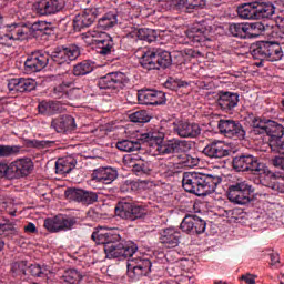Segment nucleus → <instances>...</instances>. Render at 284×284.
<instances>
[{"instance_id":"obj_50","label":"nucleus","mask_w":284,"mask_h":284,"mask_svg":"<svg viewBox=\"0 0 284 284\" xmlns=\"http://www.w3.org/2000/svg\"><path fill=\"white\" fill-rule=\"evenodd\" d=\"M175 173H176V170L172 163H169V165H162L161 168V174L164 178L173 176Z\"/></svg>"},{"instance_id":"obj_6","label":"nucleus","mask_w":284,"mask_h":284,"mask_svg":"<svg viewBox=\"0 0 284 284\" xmlns=\"http://www.w3.org/2000/svg\"><path fill=\"white\" fill-rule=\"evenodd\" d=\"M84 42L89 45H97L98 53L105 57L110 55L114 49V42L111 36L98 29L89 30L83 33Z\"/></svg>"},{"instance_id":"obj_29","label":"nucleus","mask_w":284,"mask_h":284,"mask_svg":"<svg viewBox=\"0 0 284 284\" xmlns=\"http://www.w3.org/2000/svg\"><path fill=\"white\" fill-rule=\"evenodd\" d=\"M118 178V171L113 168H99L92 173V182L111 184Z\"/></svg>"},{"instance_id":"obj_9","label":"nucleus","mask_w":284,"mask_h":284,"mask_svg":"<svg viewBox=\"0 0 284 284\" xmlns=\"http://www.w3.org/2000/svg\"><path fill=\"white\" fill-rule=\"evenodd\" d=\"M152 262L144 255L129 256L128 275L132 281H139L150 274Z\"/></svg>"},{"instance_id":"obj_12","label":"nucleus","mask_w":284,"mask_h":284,"mask_svg":"<svg viewBox=\"0 0 284 284\" xmlns=\"http://www.w3.org/2000/svg\"><path fill=\"white\" fill-rule=\"evenodd\" d=\"M217 130L220 134L229 139L244 140L246 138V131L239 121L221 119L217 122Z\"/></svg>"},{"instance_id":"obj_36","label":"nucleus","mask_w":284,"mask_h":284,"mask_svg":"<svg viewBox=\"0 0 284 284\" xmlns=\"http://www.w3.org/2000/svg\"><path fill=\"white\" fill-rule=\"evenodd\" d=\"M94 69V63L91 60H83L73 68V75L83 77L91 73Z\"/></svg>"},{"instance_id":"obj_21","label":"nucleus","mask_w":284,"mask_h":284,"mask_svg":"<svg viewBox=\"0 0 284 284\" xmlns=\"http://www.w3.org/2000/svg\"><path fill=\"white\" fill-rule=\"evenodd\" d=\"M64 194L69 201H77V203H82L83 205H92L98 201V195L94 192L82 189L70 187Z\"/></svg>"},{"instance_id":"obj_56","label":"nucleus","mask_w":284,"mask_h":284,"mask_svg":"<svg viewBox=\"0 0 284 284\" xmlns=\"http://www.w3.org/2000/svg\"><path fill=\"white\" fill-rule=\"evenodd\" d=\"M37 270H38V274H37L38 277L48 276V274L50 273V268L48 267V265L41 266L40 264H38Z\"/></svg>"},{"instance_id":"obj_35","label":"nucleus","mask_w":284,"mask_h":284,"mask_svg":"<svg viewBox=\"0 0 284 284\" xmlns=\"http://www.w3.org/2000/svg\"><path fill=\"white\" fill-rule=\"evenodd\" d=\"M118 23V14L108 12L99 19L98 26L102 30H110Z\"/></svg>"},{"instance_id":"obj_59","label":"nucleus","mask_w":284,"mask_h":284,"mask_svg":"<svg viewBox=\"0 0 284 284\" xmlns=\"http://www.w3.org/2000/svg\"><path fill=\"white\" fill-rule=\"evenodd\" d=\"M202 2H203V0H186V3H187L189 6H191L193 9L203 7L204 3H202Z\"/></svg>"},{"instance_id":"obj_44","label":"nucleus","mask_w":284,"mask_h":284,"mask_svg":"<svg viewBox=\"0 0 284 284\" xmlns=\"http://www.w3.org/2000/svg\"><path fill=\"white\" fill-rule=\"evenodd\" d=\"M14 232V224L8 220H0V236H8Z\"/></svg>"},{"instance_id":"obj_33","label":"nucleus","mask_w":284,"mask_h":284,"mask_svg":"<svg viewBox=\"0 0 284 284\" xmlns=\"http://www.w3.org/2000/svg\"><path fill=\"white\" fill-rule=\"evenodd\" d=\"M132 205L130 202H119L115 206V214L122 220L131 221L132 219Z\"/></svg>"},{"instance_id":"obj_63","label":"nucleus","mask_w":284,"mask_h":284,"mask_svg":"<svg viewBox=\"0 0 284 284\" xmlns=\"http://www.w3.org/2000/svg\"><path fill=\"white\" fill-rule=\"evenodd\" d=\"M278 39L282 44H284V30L278 33Z\"/></svg>"},{"instance_id":"obj_18","label":"nucleus","mask_w":284,"mask_h":284,"mask_svg":"<svg viewBox=\"0 0 284 284\" xmlns=\"http://www.w3.org/2000/svg\"><path fill=\"white\" fill-rule=\"evenodd\" d=\"M100 8H85L83 11L78 13L73 20V28L75 31H81L84 28L91 27L95 19L100 16Z\"/></svg>"},{"instance_id":"obj_51","label":"nucleus","mask_w":284,"mask_h":284,"mask_svg":"<svg viewBox=\"0 0 284 284\" xmlns=\"http://www.w3.org/2000/svg\"><path fill=\"white\" fill-rule=\"evenodd\" d=\"M50 105V114L61 113L64 111L60 102H48Z\"/></svg>"},{"instance_id":"obj_14","label":"nucleus","mask_w":284,"mask_h":284,"mask_svg":"<svg viewBox=\"0 0 284 284\" xmlns=\"http://www.w3.org/2000/svg\"><path fill=\"white\" fill-rule=\"evenodd\" d=\"M79 57L80 48L75 44H69L67 47H57L51 54L53 62L59 65L70 64L72 61H75Z\"/></svg>"},{"instance_id":"obj_3","label":"nucleus","mask_w":284,"mask_h":284,"mask_svg":"<svg viewBox=\"0 0 284 284\" xmlns=\"http://www.w3.org/2000/svg\"><path fill=\"white\" fill-rule=\"evenodd\" d=\"M222 183L219 175L206 174L202 172H184L182 178V187L196 196H207L215 192L217 185Z\"/></svg>"},{"instance_id":"obj_20","label":"nucleus","mask_w":284,"mask_h":284,"mask_svg":"<svg viewBox=\"0 0 284 284\" xmlns=\"http://www.w3.org/2000/svg\"><path fill=\"white\" fill-rule=\"evenodd\" d=\"M240 103V94L232 91H220L216 104L223 112L233 113Z\"/></svg>"},{"instance_id":"obj_37","label":"nucleus","mask_w":284,"mask_h":284,"mask_svg":"<svg viewBox=\"0 0 284 284\" xmlns=\"http://www.w3.org/2000/svg\"><path fill=\"white\" fill-rule=\"evenodd\" d=\"M62 280L65 284H79L82 280V274L75 268H70L64 272Z\"/></svg>"},{"instance_id":"obj_16","label":"nucleus","mask_w":284,"mask_h":284,"mask_svg":"<svg viewBox=\"0 0 284 284\" xmlns=\"http://www.w3.org/2000/svg\"><path fill=\"white\" fill-rule=\"evenodd\" d=\"M129 82V79L123 72H110L99 79L98 87L101 90H118Z\"/></svg>"},{"instance_id":"obj_23","label":"nucleus","mask_w":284,"mask_h":284,"mask_svg":"<svg viewBox=\"0 0 284 284\" xmlns=\"http://www.w3.org/2000/svg\"><path fill=\"white\" fill-rule=\"evenodd\" d=\"M34 88H37V82L30 78H14L8 82V90L10 94H17V92H32Z\"/></svg>"},{"instance_id":"obj_62","label":"nucleus","mask_w":284,"mask_h":284,"mask_svg":"<svg viewBox=\"0 0 284 284\" xmlns=\"http://www.w3.org/2000/svg\"><path fill=\"white\" fill-rule=\"evenodd\" d=\"M252 28L258 29V30L264 29L263 23H261V22H255V23H253V24H252Z\"/></svg>"},{"instance_id":"obj_64","label":"nucleus","mask_w":284,"mask_h":284,"mask_svg":"<svg viewBox=\"0 0 284 284\" xmlns=\"http://www.w3.org/2000/svg\"><path fill=\"white\" fill-rule=\"evenodd\" d=\"M27 145H28V148H34L36 144H34V141L28 140Z\"/></svg>"},{"instance_id":"obj_15","label":"nucleus","mask_w":284,"mask_h":284,"mask_svg":"<svg viewBox=\"0 0 284 284\" xmlns=\"http://www.w3.org/2000/svg\"><path fill=\"white\" fill-rule=\"evenodd\" d=\"M233 169L239 172H251L253 174H261L263 172V164L258 163V159L252 155L236 156L232 161Z\"/></svg>"},{"instance_id":"obj_60","label":"nucleus","mask_w":284,"mask_h":284,"mask_svg":"<svg viewBox=\"0 0 284 284\" xmlns=\"http://www.w3.org/2000/svg\"><path fill=\"white\" fill-rule=\"evenodd\" d=\"M270 258H271V265H276L280 263V256L277 253H272L270 255Z\"/></svg>"},{"instance_id":"obj_43","label":"nucleus","mask_w":284,"mask_h":284,"mask_svg":"<svg viewBox=\"0 0 284 284\" xmlns=\"http://www.w3.org/2000/svg\"><path fill=\"white\" fill-rule=\"evenodd\" d=\"M272 152L284 155V138L280 136L276 140H271L268 143Z\"/></svg>"},{"instance_id":"obj_41","label":"nucleus","mask_w":284,"mask_h":284,"mask_svg":"<svg viewBox=\"0 0 284 284\" xmlns=\"http://www.w3.org/2000/svg\"><path fill=\"white\" fill-rule=\"evenodd\" d=\"M49 58L48 52L41 50L37 51V72H41V70L48 67Z\"/></svg>"},{"instance_id":"obj_45","label":"nucleus","mask_w":284,"mask_h":284,"mask_svg":"<svg viewBox=\"0 0 284 284\" xmlns=\"http://www.w3.org/2000/svg\"><path fill=\"white\" fill-rule=\"evenodd\" d=\"M187 37L192 39L193 42L201 43L209 41V38H206V36L201 30H191L189 31Z\"/></svg>"},{"instance_id":"obj_17","label":"nucleus","mask_w":284,"mask_h":284,"mask_svg":"<svg viewBox=\"0 0 284 284\" xmlns=\"http://www.w3.org/2000/svg\"><path fill=\"white\" fill-rule=\"evenodd\" d=\"M180 229L189 235H201L206 231V222L197 215H186L182 220Z\"/></svg>"},{"instance_id":"obj_4","label":"nucleus","mask_w":284,"mask_h":284,"mask_svg":"<svg viewBox=\"0 0 284 284\" xmlns=\"http://www.w3.org/2000/svg\"><path fill=\"white\" fill-rule=\"evenodd\" d=\"M135 58L140 59V65L144 70L168 69L172 65L171 52L155 48H140L135 51Z\"/></svg>"},{"instance_id":"obj_61","label":"nucleus","mask_w":284,"mask_h":284,"mask_svg":"<svg viewBox=\"0 0 284 284\" xmlns=\"http://www.w3.org/2000/svg\"><path fill=\"white\" fill-rule=\"evenodd\" d=\"M276 23L283 24L284 27V11H282L277 18H276Z\"/></svg>"},{"instance_id":"obj_5","label":"nucleus","mask_w":284,"mask_h":284,"mask_svg":"<svg viewBox=\"0 0 284 284\" xmlns=\"http://www.w3.org/2000/svg\"><path fill=\"white\" fill-rule=\"evenodd\" d=\"M275 13V7L270 2L244 3L237 8V14L243 20L270 19Z\"/></svg>"},{"instance_id":"obj_42","label":"nucleus","mask_w":284,"mask_h":284,"mask_svg":"<svg viewBox=\"0 0 284 284\" xmlns=\"http://www.w3.org/2000/svg\"><path fill=\"white\" fill-rule=\"evenodd\" d=\"M130 120L134 123H148L151 121V116L148 111H138L130 115Z\"/></svg>"},{"instance_id":"obj_7","label":"nucleus","mask_w":284,"mask_h":284,"mask_svg":"<svg viewBox=\"0 0 284 284\" xmlns=\"http://www.w3.org/2000/svg\"><path fill=\"white\" fill-rule=\"evenodd\" d=\"M252 57L255 60H266L268 62L280 61L283 57V51L280 43L272 41H261L252 50Z\"/></svg>"},{"instance_id":"obj_26","label":"nucleus","mask_w":284,"mask_h":284,"mask_svg":"<svg viewBox=\"0 0 284 284\" xmlns=\"http://www.w3.org/2000/svg\"><path fill=\"white\" fill-rule=\"evenodd\" d=\"M169 142H186L189 144V150L187 151H179V152H171L169 154H173V153H183V154H178L175 155V164L180 165L181 168H195L196 165L200 164V159L197 156H192L189 154H185L186 152H189L192 149V144L189 141H179V140H174V141H169Z\"/></svg>"},{"instance_id":"obj_34","label":"nucleus","mask_w":284,"mask_h":284,"mask_svg":"<svg viewBox=\"0 0 284 284\" xmlns=\"http://www.w3.org/2000/svg\"><path fill=\"white\" fill-rule=\"evenodd\" d=\"M248 31L250 27L245 23H231L229 26V32L234 38L245 39L247 38Z\"/></svg>"},{"instance_id":"obj_57","label":"nucleus","mask_w":284,"mask_h":284,"mask_svg":"<svg viewBox=\"0 0 284 284\" xmlns=\"http://www.w3.org/2000/svg\"><path fill=\"white\" fill-rule=\"evenodd\" d=\"M272 163H273L274 166L284 170V156H275L272 160Z\"/></svg>"},{"instance_id":"obj_38","label":"nucleus","mask_w":284,"mask_h":284,"mask_svg":"<svg viewBox=\"0 0 284 284\" xmlns=\"http://www.w3.org/2000/svg\"><path fill=\"white\" fill-rule=\"evenodd\" d=\"M135 37H138V40L146 41L149 43H152L156 40L154 31L149 28H140L135 30Z\"/></svg>"},{"instance_id":"obj_24","label":"nucleus","mask_w":284,"mask_h":284,"mask_svg":"<svg viewBox=\"0 0 284 284\" xmlns=\"http://www.w3.org/2000/svg\"><path fill=\"white\" fill-rule=\"evenodd\" d=\"M173 131L181 138H196L201 134L199 124L184 121L173 123Z\"/></svg>"},{"instance_id":"obj_27","label":"nucleus","mask_w":284,"mask_h":284,"mask_svg":"<svg viewBox=\"0 0 284 284\" xmlns=\"http://www.w3.org/2000/svg\"><path fill=\"white\" fill-rule=\"evenodd\" d=\"M64 8V0H39L38 14L51 16L60 12Z\"/></svg>"},{"instance_id":"obj_30","label":"nucleus","mask_w":284,"mask_h":284,"mask_svg":"<svg viewBox=\"0 0 284 284\" xmlns=\"http://www.w3.org/2000/svg\"><path fill=\"white\" fill-rule=\"evenodd\" d=\"M51 126L58 133H69L77 129L75 120L70 115H63L57 119H53Z\"/></svg>"},{"instance_id":"obj_53","label":"nucleus","mask_w":284,"mask_h":284,"mask_svg":"<svg viewBox=\"0 0 284 284\" xmlns=\"http://www.w3.org/2000/svg\"><path fill=\"white\" fill-rule=\"evenodd\" d=\"M50 24L45 21H38L37 22V31L40 33L48 34Z\"/></svg>"},{"instance_id":"obj_1","label":"nucleus","mask_w":284,"mask_h":284,"mask_svg":"<svg viewBox=\"0 0 284 284\" xmlns=\"http://www.w3.org/2000/svg\"><path fill=\"white\" fill-rule=\"evenodd\" d=\"M164 134L160 132H149L138 135L134 140H123L116 143V148L123 152H134L141 150V144L149 145V152L153 155H165L173 152H185L190 150L186 142L163 143Z\"/></svg>"},{"instance_id":"obj_52","label":"nucleus","mask_w":284,"mask_h":284,"mask_svg":"<svg viewBox=\"0 0 284 284\" xmlns=\"http://www.w3.org/2000/svg\"><path fill=\"white\" fill-rule=\"evenodd\" d=\"M133 170L135 171V173L138 175H142V174H149L150 173V169L144 164H135L133 166Z\"/></svg>"},{"instance_id":"obj_22","label":"nucleus","mask_w":284,"mask_h":284,"mask_svg":"<svg viewBox=\"0 0 284 284\" xmlns=\"http://www.w3.org/2000/svg\"><path fill=\"white\" fill-rule=\"evenodd\" d=\"M34 170V162L30 158L18 159L11 163L12 179L28 176Z\"/></svg>"},{"instance_id":"obj_19","label":"nucleus","mask_w":284,"mask_h":284,"mask_svg":"<svg viewBox=\"0 0 284 284\" xmlns=\"http://www.w3.org/2000/svg\"><path fill=\"white\" fill-rule=\"evenodd\" d=\"M138 103L142 105H162L166 103L165 93L154 89H140L138 91Z\"/></svg>"},{"instance_id":"obj_32","label":"nucleus","mask_w":284,"mask_h":284,"mask_svg":"<svg viewBox=\"0 0 284 284\" xmlns=\"http://www.w3.org/2000/svg\"><path fill=\"white\" fill-rule=\"evenodd\" d=\"M10 28V34H7L9 39H13V41H24V39H28L30 28L27 26H20V24H12Z\"/></svg>"},{"instance_id":"obj_48","label":"nucleus","mask_w":284,"mask_h":284,"mask_svg":"<svg viewBox=\"0 0 284 284\" xmlns=\"http://www.w3.org/2000/svg\"><path fill=\"white\" fill-rule=\"evenodd\" d=\"M26 267L27 264L24 261L16 262L11 266V272L16 274V276H19V274H26Z\"/></svg>"},{"instance_id":"obj_40","label":"nucleus","mask_w":284,"mask_h":284,"mask_svg":"<svg viewBox=\"0 0 284 284\" xmlns=\"http://www.w3.org/2000/svg\"><path fill=\"white\" fill-rule=\"evenodd\" d=\"M148 212L146 206L132 204L131 222L143 219L146 216Z\"/></svg>"},{"instance_id":"obj_10","label":"nucleus","mask_w":284,"mask_h":284,"mask_svg":"<svg viewBox=\"0 0 284 284\" xmlns=\"http://www.w3.org/2000/svg\"><path fill=\"white\" fill-rule=\"evenodd\" d=\"M55 78L62 80V84L54 87L53 97L55 99H78L80 94V89H74L72 74L69 72H64L62 74H58Z\"/></svg>"},{"instance_id":"obj_46","label":"nucleus","mask_w":284,"mask_h":284,"mask_svg":"<svg viewBox=\"0 0 284 284\" xmlns=\"http://www.w3.org/2000/svg\"><path fill=\"white\" fill-rule=\"evenodd\" d=\"M24 71L27 74H32L37 72V58L29 55L24 62Z\"/></svg>"},{"instance_id":"obj_49","label":"nucleus","mask_w":284,"mask_h":284,"mask_svg":"<svg viewBox=\"0 0 284 284\" xmlns=\"http://www.w3.org/2000/svg\"><path fill=\"white\" fill-rule=\"evenodd\" d=\"M11 174H12V164L8 165V164L0 163V179H3V176H6V179H13Z\"/></svg>"},{"instance_id":"obj_11","label":"nucleus","mask_w":284,"mask_h":284,"mask_svg":"<svg viewBox=\"0 0 284 284\" xmlns=\"http://www.w3.org/2000/svg\"><path fill=\"white\" fill-rule=\"evenodd\" d=\"M252 133L255 135L266 134L270 138V144L271 140H277L284 135V128L274 121L263 122L258 119H255L253 121Z\"/></svg>"},{"instance_id":"obj_13","label":"nucleus","mask_w":284,"mask_h":284,"mask_svg":"<svg viewBox=\"0 0 284 284\" xmlns=\"http://www.w3.org/2000/svg\"><path fill=\"white\" fill-rule=\"evenodd\" d=\"M77 224L75 217L69 215H55L44 221V227L50 233L68 232Z\"/></svg>"},{"instance_id":"obj_47","label":"nucleus","mask_w":284,"mask_h":284,"mask_svg":"<svg viewBox=\"0 0 284 284\" xmlns=\"http://www.w3.org/2000/svg\"><path fill=\"white\" fill-rule=\"evenodd\" d=\"M164 87L169 90L176 91L182 87V83L179 79L169 77L164 83Z\"/></svg>"},{"instance_id":"obj_39","label":"nucleus","mask_w":284,"mask_h":284,"mask_svg":"<svg viewBox=\"0 0 284 284\" xmlns=\"http://www.w3.org/2000/svg\"><path fill=\"white\" fill-rule=\"evenodd\" d=\"M21 150L20 145H0V158L16 156Z\"/></svg>"},{"instance_id":"obj_31","label":"nucleus","mask_w":284,"mask_h":284,"mask_svg":"<svg viewBox=\"0 0 284 284\" xmlns=\"http://www.w3.org/2000/svg\"><path fill=\"white\" fill-rule=\"evenodd\" d=\"M75 164H77V161L73 156L60 158L55 162V173L60 175H65L75 168Z\"/></svg>"},{"instance_id":"obj_2","label":"nucleus","mask_w":284,"mask_h":284,"mask_svg":"<svg viewBox=\"0 0 284 284\" xmlns=\"http://www.w3.org/2000/svg\"><path fill=\"white\" fill-rule=\"evenodd\" d=\"M91 239L95 244L104 245V253L109 260L123 261L138 252V245L134 242L124 241L120 234L105 227L95 229Z\"/></svg>"},{"instance_id":"obj_25","label":"nucleus","mask_w":284,"mask_h":284,"mask_svg":"<svg viewBox=\"0 0 284 284\" xmlns=\"http://www.w3.org/2000/svg\"><path fill=\"white\" fill-rule=\"evenodd\" d=\"M230 148L222 141L211 142L203 149V154L211 159H222L231 154Z\"/></svg>"},{"instance_id":"obj_28","label":"nucleus","mask_w":284,"mask_h":284,"mask_svg":"<svg viewBox=\"0 0 284 284\" xmlns=\"http://www.w3.org/2000/svg\"><path fill=\"white\" fill-rule=\"evenodd\" d=\"M181 232L175 227L164 229L160 236V243L166 248H174L180 245Z\"/></svg>"},{"instance_id":"obj_55","label":"nucleus","mask_w":284,"mask_h":284,"mask_svg":"<svg viewBox=\"0 0 284 284\" xmlns=\"http://www.w3.org/2000/svg\"><path fill=\"white\" fill-rule=\"evenodd\" d=\"M38 111L41 114H51L50 113V104H49V102H40L38 104Z\"/></svg>"},{"instance_id":"obj_54","label":"nucleus","mask_w":284,"mask_h":284,"mask_svg":"<svg viewBox=\"0 0 284 284\" xmlns=\"http://www.w3.org/2000/svg\"><path fill=\"white\" fill-rule=\"evenodd\" d=\"M241 281L245 282V284H256V275L250 273L243 274Z\"/></svg>"},{"instance_id":"obj_8","label":"nucleus","mask_w":284,"mask_h":284,"mask_svg":"<svg viewBox=\"0 0 284 284\" xmlns=\"http://www.w3.org/2000/svg\"><path fill=\"white\" fill-rule=\"evenodd\" d=\"M252 193H254L253 185L247 181H237L229 186L227 199L236 205H247L252 201Z\"/></svg>"},{"instance_id":"obj_58","label":"nucleus","mask_w":284,"mask_h":284,"mask_svg":"<svg viewBox=\"0 0 284 284\" xmlns=\"http://www.w3.org/2000/svg\"><path fill=\"white\" fill-rule=\"evenodd\" d=\"M24 232L27 234H34L37 232V225H34V223L29 222L26 226H24Z\"/></svg>"}]
</instances>
